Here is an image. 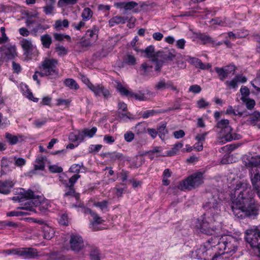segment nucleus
Here are the masks:
<instances>
[{"mask_svg":"<svg viewBox=\"0 0 260 260\" xmlns=\"http://www.w3.org/2000/svg\"><path fill=\"white\" fill-rule=\"evenodd\" d=\"M229 123V120L224 119L217 122L216 127L220 129L217 140L218 144L222 145L233 140L241 139L240 135L233 133V129Z\"/></svg>","mask_w":260,"mask_h":260,"instance_id":"5","label":"nucleus"},{"mask_svg":"<svg viewBox=\"0 0 260 260\" xmlns=\"http://www.w3.org/2000/svg\"><path fill=\"white\" fill-rule=\"evenodd\" d=\"M87 87L96 96H100L103 95V97L108 99L111 97V94L108 89L106 88L102 84H93L87 80L86 83Z\"/></svg>","mask_w":260,"mask_h":260,"instance_id":"10","label":"nucleus"},{"mask_svg":"<svg viewBox=\"0 0 260 260\" xmlns=\"http://www.w3.org/2000/svg\"><path fill=\"white\" fill-rule=\"evenodd\" d=\"M239 145L238 144H231L227 145L222 148L225 151L227 152H231L237 148Z\"/></svg>","mask_w":260,"mask_h":260,"instance_id":"59","label":"nucleus"},{"mask_svg":"<svg viewBox=\"0 0 260 260\" xmlns=\"http://www.w3.org/2000/svg\"><path fill=\"white\" fill-rule=\"evenodd\" d=\"M209 105V103L203 98L197 101V106L199 108H205Z\"/></svg>","mask_w":260,"mask_h":260,"instance_id":"64","label":"nucleus"},{"mask_svg":"<svg viewBox=\"0 0 260 260\" xmlns=\"http://www.w3.org/2000/svg\"><path fill=\"white\" fill-rule=\"evenodd\" d=\"M251 173V180L253 189L260 198V166L253 167Z\"/></svg>","mask_w":260,"mask_h":260,"instance_id":"12","label":"nucleus"},{"mask_svg":"<svg viewBox=\"0 0 260 260\" xmlns=\"http://www.w3.org/2000/svg\"><path fill=\"white\" fill-rule=\"evenodd\" d=\"M77 2V0H59L58 2V5L59 7H63L66 5H74Z\"/></svg>","mask_w":260,"mask_h":260,"instance_id":"61","label":"nucleus"},{"mask_svg":"<svg viewBox=\"0 0 260 260\" xmlns=\"http://www.w3.org/2000/svg\"><path fill=\"white\" fill-rule=\"evenodd\" d=\"M205 244L202 245L199 248L192 252V256L198 259H203L206 256L205 254Z\"/></svg>","mask_w":260,"mask_h":260,"instance_id":"29","label":"nucleus"},{"mask_svg":"<svg viewBox=\"0 0 260 260\" xmlns=\"http://www.w3.org/2000/svg\"><path fill=\"white\" fill-rule=\"evenodd\" d=\"M64 83L66 86L71 89L77 90L79 88L76 81L73 79L68 78L66 79L64 81Z\"/></svg>","mask_w":260,"mask_h":260,"instance_id":"42","label":"nucleus"},{"mask_svg":"<svg viewBox=\"0 0 260 260\" xmlns=\"http://www.w3.org/2000/svg\"><path fill=\"white\" fill-rule=\"evenodd\" d=\"M117 116L120 121L127 122L128 119H134V118L132 116V114L129 112H118Z\"/></svg>","mask_w":260,"mask_h":260,"instance_id":"45","label":"nucleus"},{"mask_svg":"<svg viewBox=\"0 0 260 260\" xmlns=\"http://www.w3.org/2000/svg\"><path fill=\"white\" fill-rule=\"evenodd\" d=\"M245 234V240L252 248L260 245V224L249 228Z\"/></svg>","mask_w":260,"mask_h":260,"instance_id":"8","label":"nucleus"},{"mask_svg":"<svg viewBox=\"0 0 260 260\" xmlns=\"http://www.w3.org/2000/svg\"><path fill=\"white\" fill-rule=\"evenodd\" d=\"M20 193L31 200L25 204L21 209L36 212L37 209L41 212L46 211L49 208L48 201L45 199L42 195L37 194L31 190H20Z\"/></svg>","mask_w":260,"mask_h":260,"instance_id":"3","label":"nucleus"},{"mask_svg":"<svg viewBox=\"0 0 260 260\" xmlns=\"http://www.w3.org/2000/svg\"><path fill=\"white\" fill-rule=\"evenodd\" d=\"M123 63L129 66H134L136 64V57L130 53H127L124 57Z\"/></svg>","mask_w":260,"mask_h":260,"instance_id":"37","label":"nucleus"},{"mask_svg":"<svg viewBox=\"0 0 260 260\" xmlns=\"http://www.w3.org/2000/svg\"><path fill=\"white\" fill-rule=\"evenodd\" d=\"M211 238L208 240L207 242L205 243V254L206 256L204 258V260H211L214 255L217 252L214 253L213 247L216 250V245H214L211 242Z\"/></svg>","mask_w":260,"mask_h":260,"instance_id":"21","label":"nucleus"},{"mask_svg":"<svg viewBox=\"0 0 260 260\" xmlns=\"http://www.w3.org/2000/svg\"><path fill=\"white\" fill-rule=\"evenodd\" d=\"M55 4H47L46 6L43 7L44 12L46 15L52 14H53V11L54 9Z\"/></svg>","mask_w":260,"mask_h":260,"instance_id":"55","label":"nucleus"},{"mask_svg":"<svg viewBox=\"0 0 260 260\" xmlns=\"http://www.w3.org/2000/svg\"><path fill=\"white\" fill-rule=\"evenodd\" d=\"M134 134L132 132L128 131L124 134V138L126 142H131L134 140Z\"/></svg>","mask_w":260,"mask_h":260,"instance_id":"63","label":"nucleus"},{"mask_svg":"<svg viewBox=\"0 0 260 260\" xmlns=\"http://www.w3.org/2000/svg\"><path fill=\"white\" fill-rule=\"evenodd\" d=\"M41 41L43 47L45 48H49L52 43L51 37L48 34H45L41 37Z\"/></svg>","mask_w":260,"mask_h":260,"instance_id":"33","label":"nucleus"},{"mask_svg":"<svg viewBox=\"0 0 260 260\" xmlns=\"http://www.w3.org/2000/svg\"><path fill=\"white\" fill-rule=\"evenodd\" d=\"M5 28L4 27H1V32L2 33V37H0V44H3L7 42L9 38L7 36L5 33Z\"/></svg>","mask_w":260,"mask_h":260,"instance_id":"60","label":"nucleus"},{"mask_svg":"<svg viewBox=\"0 0 260 260\" xmlns=\"http://www.w3.org/2000/svg\"><path fill=\"white\" fill-rule=\"evenodd\" d=\"M103 157L109 158L110 161L112 162L116 160L121 161L124 158L122 153L116 151L106 152L103 154Z\"/></svg>","mask_w":260,"mask_h":260,"instance_id":"26","label":"nucleus"},{"mask_svg":"<svg viewBox=\"0 0 260 260\" xmlns=\"http://www.w3.org/2000/svg\"><path fill=\"white\" fill-rule=\"evenodd\" d=\"M99 28L97 26H93L91 29H88L85 36L93 43L98 40Z\"/></svg>","mask_w":260,"mask_h":260,"instance_id":"24","label":"nucleus"},{"mask_svg":"<svg viewBox=\"0 0 260 260\" xmlns=\"http://www.w3.org/2000/svg\"><path fill=\"white\" fill-rule=\"evenodd\" d=\"M241 100L243 103L245 104L246 107L248 109H252L255 105V102L254 100L250 99L246 96H242Z\"/></svg>","mask_w":260,"mask_h":260,"instance_id":"46","label":"nucleus"},{"mask_svg":"<svg viewBox=\"0 0 260 260\" xmlns=\"http://www.w3.org/2000/svg\"><path fill=\"white\" fill-rule=\"evenodd\" d=\"M225 84L228 89H236L238 87V82L235 77L231 81H226Z\"/></svg>","mask_w":260,"mask_h":260,"instance_id":"53","label":"nucleus"},{"mask_svg":"<svg viewBox=\"0 0 260 260\" xmlns=\"http://www.w3.org/2000/svg\"><path fill=\"white\" fill-rule=\"evenodd\" d=\"M116 88L122 95L131 97L132 91L124 87L121 83H118Z\"/></svg>","mask_w":260,"mask_h":260,"instance_id":"34","label":"nucleus"},{"mask_svg":"<svg viewBox=\"0 0 260 260\" xmlns=\"http://www.w3.org/2000/svg\"><path fill=\"white\" fill-rule=\"evenodd\" d=\"M37 25V26L35 28H33L31 31V33L36 36L38 35V33H42L43 30L45 29V28L40 23H38Z\"/></svg>","mask_w":260,"mask_h":260,"instance_id":"56","label":"nucleus"},{"mask_svg":"<svg viewBox=\"0 0 260 260\" xmlns=\"http://www.w3.org/2000/svg\"><path fill=\"white\" fill-rule=\"evenodd\" d=\"M93 43V42L84 36L82 37L78 44H79L82 48H87L91 47Z\"/></svg>","mask_w":260,"mask_h":260,"instance_id":"41","label":"nucleus"},{"mask_svg":"<svg viewBox=\"0 0 260 260\" xmlns=\"http://www.w3.org/2000/svg\"><path fill=\"white\" fill-rule=\"evenodd\" d=\"M12 164H13V162L12 156L9 157H3L1 161V174L5 175L11 171L12 168H13V167H11ZM13 168H15V167H13Z\"/></svg>","mask_w":260,"mask_h":260,"instance_id":"19","label":"nucleus"},{"mask_svg":"<svg viewBox=\"0 0 260 260\" xmlns=\"http://www.w3.org/2000/svg\"><path fill=\"white\" fill-rule=\"evenodd\" d=\"M131 97L135 98L136 100L139 101H146L147 100V98L145 96V94L144 93H141V92H139L137 93L132 92Z\"/></svg>","mask_w":260,"mask_h":260,"instance_id":"57","label":"nucleus"},{"mask_svg":"<svg viewBox=\"0 0 260 260\" xmlns=\"http://www.w3.org/2000/svg\"><path fill=\"white\" fill-rule=\"evenodd\" d=\"M88 251L90 252V258L91 260H101L100 257V252L98 248L89 246L87 247Z\"/></svg>","mask_w":260,"mask_h":260,"instance_id":"32","label":"nucleus"},{"mask_svg":"<svg viewBox=\"0 0 260 260\" xmlns=\"http://www.w3.org/2000/svg\"><path fill=\"white\" fill-rule=\"evenodd\" d=\"M247 122L253 126H256L258 128H260V113L258 111L254 112L249 116Z\"/></svg>","mask_w":260,"mask_h":260,"instance_id":"25","label":"nucleus"},{"mask_svg":"<svg viewBox=\"0 0 260 260\" xmlns=\"http://www.w3.org/2000/svg\"><path fill=\"white\" fill-rule=\"evenodd\" d=\"M38 255L37 249L33 248H18V256L24 259L36 258Z\"/></svg>","mask_w":260,"mask_h":260,"instance_id":"15","label":"nucleus"},{"mask_svg":"<svg viewBox=\"0 0 260 260\" xmlns=\"http://www.w3.org/2000/svg\"><path fill=\"white\" fill-rule=\"evenodd\" d=\"M53 37L55 40L60 42L63 41L64 39H66L69 41H71V40L70 36L63 34L54 33L53 34Z\"/></svg>","mask_w":260,"mask_h":260,"instance_id":"51","label":"nucleus"},{"mask_svg":"<svg viewBox=\"0 0 260 260\" xmlns=\"http://www.w3.org/2000/svg\"><path fill=\"white\" fill-rule=\"evenodd\" d=\"M16 181L14 180L8 179L5 181L0 180V193L9 194L14 187Z\"/></svg>","mask_w":260,"mask_h":260,"instance_id":"18","label":"nucleus"},{"mask_svg":"<svg viewBox=\"0 0 260 260\" xmlns=\"http://www.w3.org/2000/svg\"><path fill=\"white\" fill-rule=\"evenodd\" d=\"M138 4L137 3L134 1H131L128 2H120L115 3L114 6L118 9H123L124 11L126 12L127 11L133 10L134 8L138 6Z\"/></svg>","mask_w":260,"mask_h":260,"instance_id":"22","label":"nucleus"},{"mask_svg":"<svg viewBox=\"0 0 260 260\" xmlns=\"http://www.w3.org/2000/svg\"><path fill=\"white\" fill-rule=\"evenodd\" d=\"M5 138L9 144L11 145H15L18 142V137L17 136L13 135L8 133H6Z\"/></svg>","mask_w":260,"mask_h":260,"instance_id":"48","label":"nucleus"},{"mask_svg":"<svg viewBox=\"0 0 260 260\" xmlns=\"http://www.w3.org/2000/svg\"><path fill=\"white\" fill-rule=\"evenodd\" d=\"M82 168H84L83 163L79 164H73L69 169V172L78 174Z\"/></svg>","mask_w":260,"mask_h":260,"instance_id":"52","label":"nucleus"},{"mask_svg":"<svg viewBox=\"0 0 260 260\" xmlns=\"http://www.w3.org/2000/svg\"><path fill=\"white\" fill-rule=\"evenodd\" d=\"M203 183V174L201 172L194 173L188 176L186 179L181 181L178 185V188L181 190H192Z\"/></svg>","mask_w":260,"mask_h":260,"instance_id":"7","label":"nucleus"},{"mask_svg":"<svg viewBox=\"0 0 260 260\" xmlns=\"http://www.w3.org/2000/svg\"><path fill=\"white\" fill-rule=\"evenodd\" d=\"M55 50L60 56H64L68 53L67 50L63 46H58L56 47Z\"/></svg>","mask_w":260,"mask_h":260,"instance_id":"62","label":"nucleus"},{"mask_svg":"<svg viewBox=\"0 0 260 260\" xmlns=\"http://www.w3.org/2000/svg\"><path fill=\"white\" fill-rule=\"evenodd\" d=\"M141 52L145 53V56L147 58H151V59L156 57V53H154V47L152 45L148 46L145 50H141Z\"/></svg>","mask_w":260,"mask_h":260,"instance_id":"36","label":"nucleus"},{"mask_svg":"<svg viewBox=\"0 0 260 260\" xmlns=\"http://www.w3.org/2000/svg\"><path fill=\"white\" fill-rule=\"evenodd\" d=\"M236 199L232 202L231 209L237 217H254L258 215L260 205L254 199V193L250 185L246 182L236 184L235 191Z\"/></svg>","mask_w":260,"mask_h":260,"instance_id":"1","label":"nucleus"},{"mask_svg":"<svg viewBox=\"0 0 260 260\" xmlns=\"http://www.w3.org/2000/svg\"><path fill=\"white\" fill-rule=\"evenodd\" d=\"M183 146V144L180 142H178L173 145V147L172 148V149L169 150L167 152L166 154L165 155H163L164 156H173L177 154V152L179 150L180 148H181Z\"/></svg>","mask_w":260,"mask_h":260,"instance_id":"35","label":"nucleus"},{"mask_svg":"<svg viewBox=\"0 0 260 260\" xmlns=\"http://www.w3.org/2000/svg\"><path fill=\"white\" fill-rule=\"evenodd\" d=\"M93 205L94 206L99 208L102 211L108 210V207L109 202L106 200H104L102 202H94Z\"/></svg>","mask_w":260,"mask_h":260,"instance_id":"50","label":"nucleus"},{"mask_svg":"<svg viewBox=\"0 0 260 260\" xmlns=\"http://www.w3.org/2000/svg\"><path fill=\"white\" fill-rule=\"evenodd\" d=\"M66 188L64 190V193L63 194L64 197H77V194L76 193L75 189L74 186L72 185H68V186L64 187Z\"/></svg>","mask_w":260,"mask_h":260,"instance_id":"38","label":"nucleus"},{"mask_svg":"<svg viewBox=\"0 0 260 260\" xmlns=\"http://www.w3.org/2000/svg\"><path fill=\"white\" fill-rule=\"evenodd\" d=\"M43 232L44 233V237L46 239L50 240L54 236V229L46 224L44 225Z\"/></svg>","mask_w":260,"mask_h":260,"instance_id":"31","label":"nucleus"},{"mask_svg":"<svg viewBox=\"0 0 260 260\" xmlns=\"http://www.w3.org/2000/svg\"><path fill=\"white\" fill-rule=\"evenodd\" d=\"M214 70L218 74L219 79L221 81H223L230 74H234L235 67L233 65H230L224 68L215 67Z\"/></svg>","mask_w":260,"mask_h":260,"instance_id":"14","label":"nucleus"},{"mask_svg":"<svg viewBox=\"0 0 260 260\" xmlns=\"http://www.w3.org/2000/svg\"><path fill=\"white\" fill-rule=\"evenodd\" d=\"M20 44L24 51L25 54H29L32 51L33 45L31 40L23 39L20 41Z\"/></svg>","mask_w":260,"mask_h":260,"instance_id":"27","label":"nucleus"},{"mask_svg":"<svg viewBox=\"0 0 260 260\" xmlns=\"http://www.w3.org/2000/svg\"><path fill=\"white\" fill-rule=\"evenodd\" d=\"M157 131L160 138L164 139L165 137L166 134L168 133V131L166 129V123H162L161 125L158 126L157 127Z\"/></svg>","mask_w":260,"mask_h":260,"instance_id":"43","label":"nucleus"},{"mask_svg":"<svg viewBox=\"0 0 260 260\" xmlns=\"http://www.w3.org/2000/svg\"><path fill=\"white\" fill-rule=\"evenodd\" d=\"M147 124L145 122H141L132 128L136 134L139 135L146 132Z\"/></svg>","mask_w":260,"mask_h":260,"instance_id":"30","label":"nucleus"},{"mask_svg":"<svg viewBox=\"0 0 260 260\" xmlns=\"http://www.w3.org/2000/svg\"><path fill=\"white\" fill-rule=\"evenodd\" d=\"M4 47L3 52L8 59H12L17 55L15 45L3 46Z\"/></svg>","mask_w":260,"mask_h":260,"instance_id":"23","label":"nucleus"},{"mask_svg":"<svg viewBox=\"0 0 260 260\" xmlns=\"http://www.w3.org/2000/svg\"><path fill=\"white\" fill-rule=\"evenodd\" d=\"M46 158L45 157L43 156H39L36 158V164L34 166L35 169L36 170H43L45 167V164L44 160Z\"/></svg>","mask_w":260,"mask_h":260,"instance_id":"44","label":"nucleus"},{"mask_svg":"<svg viewBox=\"0 0 260 260\" xmlns=\"http://www.w3.org/2000/svg\"><path fill=\"white\" fill-rule=\"evenodd\" d=\"M210 242L216 245V250L219 251L211 260H222L224 254L232 256L239 250L240 241L231 235L212 237Z\"/></svg>","mask_w":260,"mask_h":260,"instance_id":"2","label":"nucleus"},{"mask_svg":"<svg viewBox=\"0 0 260 260\" xmlns=\"http://www.w3.org/2000/svg\"><path fill=\"white\" fill-rule=\"evenodd\" d=\"M177 53L174 49L158 51L156 53V57L162 59V61H172L176 56Z\"/></svg>","mask_w":260,"mask_h":260,"instance_id":"16","label":"nucleus"},{"mask_svg":"<svg viewBox=\"0 0 260 260\" xmlns=\"http://www.w3.org/2000/svg\"><path fill=\"white\" fill-rule=\"evenodd\" d=\"M207 201L203 205L205 211L204 215L208 218H212L215 221V218L218 217L220 213L222 201L219 197V194L216 192L213 193H207Z\"/></svg>","mask_w":260,"mask_h":260,"instance_id":"4","label":"nucleus"},{"mask_svg":"<svg viewBox=\"0 0 260 260\" xmlns=\"http://www.w3.org/2000/svg\"><path fill=\"white\" fill-rule=\"evenodd\" d=\"M198 38L203 41L204 44L210 43L212 45L214 44V40L209 35L205 34H200L198 36Z\"/></svg>","mask_w":260,"mask_h":260,"instance_id":"47","label":"nucleus"},{"mask_svg":"<svg viewBox=\"0 0 260 260\" xmlns=\"http://www.w3.org/2000/svg\"><path fill=\"white\" fill-rule=\"evenodd\" d=\"M218 228L214 227L211 223L204 220L201 224L200 231L203 234L207 235H212L217 233Z\"/></svg>","mask_w":260,"mask_h":260,"instance_id":"20","label":"nucleus"},{"mask_svg":"<svg viewBox=\"0 0 260 260\" xmlns=\"http://www.w3.org/2000/svg\"><path fill=\"white\" fill-rule=\"evenodd\" d=\"M85 212L89 214L92 219L90 220V228L93 231H97L102 230L103 229L100 226L101 224L105 222V220L102 219L95 212L92 211L89 208H87L85 210Z\"/></svg>","mask_w":260,"mask_h":260,"instance_id":"9","label":"nucleus"},{"mask_svg":"<svg viewBox=\"0 0 260 260\" xmlns=\"http://www.w3.org/2000/svg\"><path fill=\"white\" fill-rule=\"evenodd\" d=\"M127 20V17L116 16L111 18L109 21L110 26H114L116 24H124Z\"/></svg>","mask_w":260,"mask_h":260,"instance_id":"28","label":"nucleus"},{"mask_svg":"<svg viewBox=\"0 0 260 260\" xmlns=\"http://www.w3.org/2000/svg\"><path fill=\"white\" fill-rule=\"evenodd\" d=\"M154 88L156 90H162L170 88L173 91H177L176 87L173 85L172 81H166L164 78L160 79L155 85Z\"/></svg>","mask_w":260,"mask_h":260,"instance_id":"17","label":"nucleus"},{"mask_svg":"<svg viewBox=\"0 0 260 260\" xmlns=\"http://www.w3.org/2000/svg\"><path fill=\"white\" fill-rule=\"evenodd\" d=\"M69 22L67 19L63 20H56L54 24V27L57 30H60L62 29V27L67 28L69 27Z\"/></svg>","mask_w":260,"mask_h":260,"instance_id":"40","label":"nucleus"},{"mask_svg":"<svg viewBox=\"0 0 260 260\" xmlns=\"http://www.w3.org/2000/svg\"><path fill=\"white\" fill-rule=\"evenodd\" d=\"M57 64V59L46 58L39 66L40 71L38 73L39 75L41 77L47 76L51 79L56 78L58 75Z\"/></svg>","mask_w":260,"mask_h":260,"instance_id":"6","label":"nucleus"},{"mask_svg":"<svg viewBox=\"0 0 260 260\" xmlns=\"http://www.w3.org/2000/svg\"><path fill=\"white\" fill-rule=\"evenodd\" d=\"M82 19L86 21L89 20L92 16V11L89 8H85L84 9L82 13Z\"/></svg>","mask_w":260,"mask_h":260,"instance_id":"49","label":"nucleus"},{"mask_svg":"<svg viewBox=\"0 0 260 260\" xmlns=\"http://www.w3.org/2000/svg\"><path fill=\"white\" fill-rule=\"evenodd\" d=\"M18 248H12L10 249L4 250L1 253L5 254V255L12 254L18 256Z\"/></svg>","mask_w":260,"mask_h":260,"instance_id":"58","label":"nucleus"},{"mask_svg":"<svg viewBox=\"0 0 260 260\" xmlns=\"http://www.w3.org/2000/svg\"><path fill=\"white\" fill-rule=\"evenodd\" d=\"M83 131L86 137L92 138L96 133L97 128L96 127H93L91 129L85 128L83 129Z\"/></svg>","mask_w":260,"mask_h":260,"instance_id":"54","label":"nucleus"},{"mask_svg":"<svg viewBox=\"0 0 260 260\" xmlns=\"http://www.w3.org/2000/svg\"><path fill=\"white\" fill-rule=\"evenodd\" d=\"M12 161L15 167H22L26 164V160L17 156H12Z\"/></svg>","mask_w":260,"mask_h":260,"instance_id":"39","label":"nucleus"},{"mask_svg":"<svg viewBox=\"0 0 260 260\" xmlns=\"http://www.w3.org/2000/svg\"><path fill=\"white\" fill-rule=\"evenodd\" d=\"M158 57H154L148 62L143 63L141 66V69L144 71V73H147L150 71L152 68V66L150 64V62H155V70L156 71H160L164 64V61L158 59Z\"/></svg>","mask_w":260,"mask_h":260,"instance_id":"13","label":"nucleus"},{"mask_svg":"<svg viewBox=\"0 0 260 260\" xmlns=\"http://www.w3.org/2000/svg\"><path fill=\"white\" fill-rule=\"evenodd\" d=\"M69 245L71 250L76 252L80 251L85 248L82 237L77 234H72L71 235Z\"/></svg>","mask_w":260,"mask_h":260,"instance_id":"11","label":"nucleus"}]
</instances>
